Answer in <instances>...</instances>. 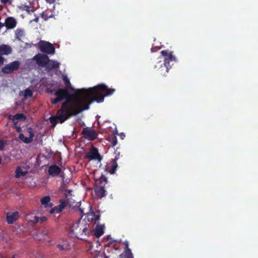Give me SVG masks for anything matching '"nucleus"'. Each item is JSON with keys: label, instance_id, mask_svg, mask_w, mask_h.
Returning <instances> with one entry per match:
<instances>
[{"label": "nucleus", "instance_id": "obj_3", "mask_svg": "<svg viewBox=\"0 0 258 258\" xmlns=\"http://www.w3.org/2000/svg\"><path fill=\"white\" fill-rule=\"evenodd\" d=\"M172 51H169L168 50H164L161 52L162 56L164 57V63H162L161 61L160 60L158 64L159 66L160 69L161 75H165V73H168L169 70L171 68L170 62L176 61V58L172 54Z\"/></svg>", "mask_w": 258, "mask_h": 258}, {"label": "nucleus", "instance_id": "obj_41", "mask_svg": "<svg viewBox=\"0 0 258 258\" xmlns=\"http://www.w3.org/2000/svg\"><path fill=\"white\" fill-rule=\"evenodd\" d=\"M2 4H6L10 2V0H0Z\"/></svg>", "mask_w": 258, "mask_h": 258}, {"label": "nucleus", "instance_id": "obj_22", "mask_svg": "<svg viewBox=\"0 0 258 258\" xmlns=\"http://www.w3.org/2000/svg\"><path fill=\"white\" fill-rule=\"evenodd\" d=\"M104 233L103 227L102 226H97L94 230V235L97 237H100Z\"/></svg>", "mask_w": 258, "mask_h": 258}, {"label": "nucleus", "instance_id": "obj_4", "mask_svg": "<svg viewBox=\"0 0 258 258\" xmlns=\"http://www.w3.org/2000/svg\"><path fill=\"white\" fill-rule=\"evenodd\" d=\"M20 66V62L18 60H15L2 68V72L4 74H10L17 71Z\"/></svg>", "mask_w": 258, "mask_h": 258}, {"label": "nucleus", "instance_id": "obj_34", "mask_svg": "<svg viewBox=\"0 0 258 258\" xmlns=\"http://www.w3.org/2000/svg\"><path fill=\"white\" fill-rule=\"evenodd\" d=\"M39 218L38 217L35 216L33 217V219L31 220V222H32L34 224H36L39 222Z\"/></svg>", "mask_w": 258, "mask_h": 258}, {"label": "nucleus", "instance_id": "obj_40", "mask_svg": "<svg viewBox=\"0 0 258 258\" xmlns=\"http://www.w3.org/2000/svg\"><path fill=\"white\" fill-rule=\"evenodd\" d=\"M56 0H45V1L49 4H53L55 2Z\"/></svg>", "mask_w": 258, "mask_h": 258}, {"label": "nucleus", "instance_id": "obj_44", "mask_svg": "<svg viewBox=\"0 0 258 258\" xmlns=\"http://www.w3.org/2000/svg\"><path fill=\"white\" fill-rule=\"evenodd\" d=\"M17 131L18 132H20V131H21V128H20V127H17Z\"/></svg>", "mask_w": 258, "mask_h": 258}, {"label": "nucleus", "instance_id": "obj_14", "mask_svg": "<svg viewBox=\"0 0 258 258\" xmlns=\"http://www.w3.org/2000/svg\"><path fill=\"white\" fill-rule=\"evenodd\" d=\"M60 63L56 60L50 59L48 58V61L47 65L45 68L47 71H50L53 69H58L59 68Z\"/></svg>", "mask_w": 258, "mask_h": 258}, {"label": "nucleus", "instance_id": "obj_45", "mask_svg": "<svg viewBox=\"0 0 258 258\" xmlns=\"http://www.w3.org/2000/svg\"><path fill=\"white\" fill-rule=\"evenodd\" d=\"M79 211L81 214H83V211L82 209H79Z\"/></svg>", "mask_w": 258, "mask_h": 258}, {"label": "nucleus", "instance_id": "obj_30", "mask_svg": "<svg viewBox=\"0 0 258 258\" xmlns=\"http://www.w3.org/2000/svg\"><path fill=\"white\" fill-rule=\"evenodd\" d=\"M6 141L4 140H0V151H4L5 150Z\"/></svg>", "mask_w": 258, "mask_h": 258}, {"label": "nucleus", "instance_id": "obj_9", "mask_svg": "<svg viewBox=\"0 0 258 258\" xmlns=\"http://www.w3.org/2000/svg\"><path fill=\"white\" fill-rule=\"evenodd\" d=\"M27 131L29 134V137H25L24 134H20L19 135V139H20V140H21L25 143L29 144V143H30L31 142H32V141L33 140V138L34 137V134L33 132V130L31 127L27 128Z\"/></svg>", "mask_w": 258, "mask_h": 258}, {"label": "nucleus", "instance_id": "obj_32", "mask_svg": "<svg viewBox=\"0 0 258 258\" xmlns=\"http://www.w3.org/2000/svg\"><path fill=\"white\" fill-rule=\"evenodd\" d=\"M60 205L62 206V207H66L67 205V201L65 199H60L59 201Z\"/></svg>", "mask_w": 258, "mask_h": 258}, {"label": "nucleus", "instance_id": "obj_25", "mask_svg": "<svg viewBox=\"0 0 258 258\" xmlns=\"http://www.w3.org/2000/svg\"><path fill=\"white\" fill-rule=\"evenodd\" d=\"M109 141L110 142L112 146H115L117 145V138L115 136L109 137Z\"/></svg>", "mask_w": 258, "mask_h": 258}, {"label": "nucleus", "instance_id": "obj_38", "mask_svg": "<svg viewBox=\"0 0 258 258\" xmlns=\"http://www.w3.org/2000/svg\"><path fill=\"white\" fill-rule=\"evenodd\" d=\"M40 219L41 222H43L47 220V218L45 216H43V217H41Z\"/></svg>", "mask_w": 258, "mask_h": 258}, {"label": "nucleus", "instance_id": "obj_46", "mask_svg": "<svg viewBox=\"0 0 258 258\" xmlns=\"http://www.w3.org/2000/svg\"><path fill=\"white\" fill-rule=\"evenodd\" d=\"M1 162H2V159H1V158L0 157V164L1 163Z\"/></svg>", "mask_w": 258, "mask_h": 258}, {"label": "nucleus", "instance_id": "obj_43", "mask_svg": "<svg viewBox=\"0 0 258 258\" xmlns=\"http://www.w3.org/2000/svg\"><path fill=\"white\" fill-rule=\"evenodd\" d=\"M120 138L123 140L125 137V135L123 133H121L120 135Z\"/></svg>", "mask_w": 258, "mask_h": 258}, {"label": "nucleus", "instance_id": "obj_36", "mask_svg": "<svg viewBox=\"0 0 258 258\" xmlns=\"http://www.w3.org/2000/svg\"><path fill=\"white\" fill-rule=\"evenodd\" d=\"M5 58L4 57L0 55V66L3 64L4 62Z\"/></svg>", "mask_w": 258, "mask_h": 258}, {"label": "nucleus", "instance_id": "obj_26", "mask_svg": "<svg viewBox=\"0 0 258 258\" xmlns=\"http://www.w3.org/2000/svg\"><path fill=\"white\" fill-rule=\"evenodd\" d=\"M41 16L44 21H47L49 18L52 17V15H49L47 11L43 12L41 14Z\"/></svg>", "mask_w": 258, "mask_h": 258}, {"label": "nucleus", "instance_id": "obj_8", "mask_svg": "<svg viewBox=\"0 0 258 258\" xmlns=\"http://www.w3.org/2000/svg\"><path fill=\"white\" fill-rule=\"evenodd\" d=\"M85 158L90 159V160L97 159L99 161H100L101 159V157L99 154L98 149L93 146L91 148L88 153L86 154Z\"/></svg>", "mask_w": 258, "mask_h": 258}, {"label": "nucleus", "instance_id": "obj_12", "mask_svg": "<svg viewBox=\"0 0 258 258\" xmlns=\"http://www.w3.org/2000/svg\"><path fill=\"white\" fill-rule=\"evenodd\" d=\"M9 119L11 120L14 124L16 125L19 121H24L26 119V116L23 113H17L14 115H10Z\"/></svg>", "mask_w": 258, "mask_h": 258}, {"label": "nucleus", "instance_id": "obj_39", "mask_svg": "<svg viewBox=\"0 0 258 258\" xmlns=\"http://www.w3.org/2000/svg\"><path fill=\"white\" fill-rule=\"evenodd\" d=\"M16 33V35L21 36V34H20V33H22V31L21 30L17 29Z\"/></svg>", "mask_w": 258, "mask_h": 258}, {"label": "nucleus", "instance_id": "obj_37", "mask_svg": "<svg viewBox=\"0 0 258 258\" xmlns=\"http://www.w3.org/2000/svg\"><path fill=\"white\" fill-rule=\"evenodd\" d=\"M39 17H35V18L34 19L31 20L30 21V22H36V23H38V21H39Z\"/></svg>", "mask_w": 258, "mask_h": 258}, {"label": "nucleus", "instance_id": "obj_11", "mask_svg": "<svg viewBox=\"0 0 258 258\" xmlns=\"http://www.w3.org/2000/svg\"><path fill=\"white\" fill-rule=\"evenodd\" d=\"M20 217L18 211L14 212H8L7 214L6 221L8 224H13Z\"/></svg>", "mask_w": 258, "mask_h": 258}, {"label": "nucleus", "instance_id": "obj_13", "mask_svg": "<svg viewBox=\"0 0 258 258\" xmlns=\"http://www.w3.org/2000/svg\"><path fill=\"white\" fill-rule=\"evenodd\" d=\"M3 24L8 29H12L16 26L17 22L14 18L9 17L6 19L5 22Z\"/></svg>", "mask_w": 258, "mask_h": 258}, {"label": "nucleus", "instance_id": "obj_27", "mask_svg": "<svg viewBox=\"0 0 258 258\" xmlns=\"http://www.w3.org/2000/svg\"><path fill=\"white\" fill-rule=\"evenodd\" d=\"M33 95V92L29 88H27L24 90V96L27 98V97H32Z\"/></svg>", "mask_w": 258, "mask_h": 258}, {"label": "nucleus", "instance_id": "obj_6", "mask_svg": "<svg viewBox=\"0 0 258 258\" xmlns=\"http://www.w3.org/2000/svg\"><path fill=\"white\" fill-rule=\"evenodd\" d=\"M82 134L83 137L89 141H93L98 136V133L92 127H86L83 128Z\"/></svg>", "mask_w": 258, "mask_h": 258}, {"label": "nucleus", "instance_id": "obj_15", "mask_svg": "<svg viewBox=\"0 0 258 258\" xmlns=\"http://www.w3.org/2000/svg\"><path fill=\"white\" fill-rule=\"evenodd\" d=\"M86 217L88 221H94L95 224L98 223L100 220L99 214H96L94 211L87 213Z\"/></svg>", "mask_w": 258, "mask_h": 258}, {"label": "nucleus", "instance_id": "obj_19", "mask_svg": "<svg viewBox=\"0 0 258 258\" xmlns=\"http://www.w3.org/2000/svg\"><path fill=\"white\" fill-rule=\"evenodd\" d=\"M48 171L49 175L55 176L59 174L61 169L58 166L53 165L49 167Z\"/></svg>", "mask_w": 258, "mask_h": 258}, {"label": "nucleus", "instance_id": "obj_23", "mask_svg": "<svg viewBox=\"0 0 258 258\" xmlns=\"http://www.w3.org/2000/svg\"><path fill=\"white\" fill-rule=\"evenodd\" d=\"M64 208H65L64 207H62V206H61V205L59 204L58 206H55V207L52 208L50 210L49 213L50 214H53L55 212H56L57 213H59L62 211V210Z\"/></svg>", "mask_w": 258, "mask_h": 258}, {"label": "nucleus", "instance_id": "obj_2", "mask_svg": "<svg viewBox=\"0 0 258 258\" xmlns=\"http://www.w3.org/2000/svg\"><path fill=\"white\" fill-rule=\"evenodd\" d=\"M92 234L89 225L82 221L81 220L73 224L71 227L70 234L82 240H87V238Z\"/></svg>", "mask_w": 258, "mask_h": 258}, {"label": "nucleus", "instance_id": "obj_31", "mask_svg": "<svg viewBox=\"0 0 258 258\" xmlns=\"http://www.w3.org/2000/svg\"><path fill=\"white\" fill-rule=\"evenodd\" d=\"M72 192V190L71 189H64V190H62V192L66 196H68L71 195Z\"/></svg>", "mask_w": 258, "mask_h": 258}, {"label": "nucleus", "instance_id": "obj_16", "mask_svg": "<svg viewBox=\"0 0 258 258\" xmlns=\"http://www.w3.org/2000/svg\"><path fill=\"white\" fill-rule=\"evenodd\" d=\"M107 182V180L106 177L104 175H102L99 179L96 180L95 187L105 188V185Z\"/></svg>", "mask_w": 258, "mask_h": 258}, {"label": "nucleus", "instance_id": "obj_21", "mask_svg": "<svg viewBox=\"0 0 258 258\" xmlns=\"http://www.w3.org/2000/svg\"><path fill=\"white\" fill-rule=\"evenodd\" d=\"M41 203L44 206V207H51L53 204L50 203V198L49 196H46L42 197L41 199Z\"/></svg>", "mask_w": 258, "mask_h": 258}, {"label": "nucleus", "instance_id": "obj_1", "mask_svg": "<svg viewBox=\"0 0 258 258\" xmlns=\"http://www.w3.org/2000/svg\"><path fill=\"white\" fill-rule=\"evenodd\" d=\"M115 91L114 89L108 88L104 84L98 85L88 89H81L72 94H70L67 88L57 89L55 91L56 97L50 98L51 103L56 104L64 100L65 101L58 110L56 115L49 117V121L53 126L58 122L62 123L71 116L88 110L94 101L103 102L105 96L112 95Z\"/></svg>", "mask_w": 258, "mask_h": 258}, {"label": "nucleus", "instance_id": "obj_10", "mask_svg": "<svg viewBox=\"0 0 258 258\" xmlns=\"http://www.w3.org/2000/svg\"><path fill=\"white\" fill-rule=\"evenodd\" d=\"M124 249L123 252L119 255V258H134L133 254L129 248L128 242L125 240L124 242Z\"/></svg>", "mask_w": 258, "mask_h": 258}, {"label": "nucleus", "instance_id": "obj_18", "mask_svg": "<svg viewBox=\"0 0 258 258\" xmlns=\"http://www.w3.org/2000/svg\"><path fill=\"white\" fill-rule=\"evenodd\" d=\"M12 52L11 46L6 44L0 45V55H9Z\"/></svg>", "mask_w": 258, "mask_h": 258}, {"label": "nucleus", "instance_id": "obj_28", "mask_svg": "<svg viewBox=\"0 0 258 258\" xmlns=\"http://www.w3.org/2000/svg\"><path fill=\"white\" fill-rule=\"evenodd\" d=\"M63 81L64 82V84L66 85V88L69 89L71 85L70 81L67 77L65 76L63 77Z\"/></svg>", "mask_w": 258, "mask_h": 258}, {"label": "nucleus", "instance_id": "obj_7", "mask_svg": "<svg viewBox=\"0 0 258 258\" xmlns=\"http://www.w3.org/2000/svg\"><path fill=\"white\" fill-rule=\"evenodd\" d=\"M48 58V56L43 53H38L33 58V60L36 61V63L38 66L44 68L47 65Z\"/></svg>", "mask_w": 258, "mask_h": 258}, {"label": "nucleus", "instance_id": "obj_33", "mask_svg": "<svg viewBox=\"0 0 258 258\" xmlns=\"http://www.w3.org/2000/svg\"><path fill=\"white\" fill-rule=\"evenodd\" d=\"M93 247V245L92 244V243L91 242H89L88 243L87 248H88V251H90V253L92 252V249Z\"/></svg>", "mask_w": 258, "mask_h": 258}, {"label": "nucleus", "instance_id": "obj_42", "mask_svg": "<svg viewBox=\"0 0 258 258\" xmlns=\"http://www.w3.org/2000/svg\"><path fill=\"white\" fill-rule=\"evenodd\" d=\"M57 247L59 248L60 250H63V246L62 245L60 244H57Z\"/></svg>", "mask_w": 258, "mask_h": 258}, {"label": "nucleus", "instance_id": "obj_29", "mask_svg": "<svg viewBox=\"0 0 258 258\" xmlns=\"http://www.w3.org/2000/svg\"><path fill=\"white\" fill-rule=\"evenodd\" d=\"M23 10L26 11L28 13H30V12H33L34 11L32 7L26 5H24L23 6Z\"/></svg>", "mask_w": 258, "mask_h": 258}, {"label": "nucleus", "instance_id": "obj_24", "mask_svg": "<svg viewBox=\"0 0 258 258\" xmlns=\"http://www.w3.org/2000/svg\"><path fill=\"white\" fill-rule=\"evenodd\" d=\"M26 174V172H23L21 167L18 166L17 167L16 170V177L19 178L22 176L25 175Z\"/></svg>", "mask_w": 258, "mask_h": 258}, {"label": "nucleus", "instance_id": "obj_17", "mask_svg": "<svg viewBox=\"0 0 258 258\" xmlns=\"http://www.w3.org/2000/svg\"><path fill=\"white\" fill-rule=\"evenodd\" d=\"M94 192L95 197L97 199H101L105 197L107 195V191L105 188L98 187H94Z\"/></svg>", "mask_w": 258, "mask_h": 258}, {"label": "nucleus", "instance_id": "obj_5", "mask_svg": "<svg viewBox=\"0 0 258 258\" xmlns=\"http://www.w3.org/2000/svg\"><path fill=\"white\" fill-rule=\"evenodd\" d=\"M39 45L40 50L42 52L47 54H54L55 52L54 46L49 42L40 41Z\"/></svg>", "mask_w": 258, "mask_h": 258}, {"label": "nucleus", "instance_id": "obj_20", "mask_svg": "<svg viewBox=\"0 0 258 258\" xmlns=\"http://www.w3.org/2000/svg\"><path fill=\"white\" fill-rule=\"evenodd\" d=\"M118 156L119 154H118L117 156H116L115 159L111 161L110 169L109 170V172L111 174L115 173V172L117 167L116 160L118 159Z\"/></svg>", "mask_w": 258, "mask_h": 258}, {"label": "nucleus", "instance_id": "obj_35", "mask_svg": "<svg viewBox=\"0 0 258 258\" xmlns=\"http://www.w3.org/2000/svg\"><path fill=\"white\" fill-rule=\"evenodd\" d=\"M56 89H47L46 92L49 93L53 94L54 93L55 94V91H56Z\"/></svg>", "mask_w": 258, "mask_h": 258}]
</instances>
